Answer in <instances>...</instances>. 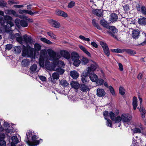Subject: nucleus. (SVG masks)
Returning a JSON list of instances; mask_svg holds the SVG:
<instances>
[{"instance_id":"obj_1","label":"nucleus","mask_w":146,"mask_h":146,"mask_svg":"<svg viewBox=\"0 0 146 146\" xmlns=\"http://www.w3.org/2000/svg\"><path fill=\"white\" fill-rule=\"evenodd\" d=\"M26 134L27 137L25 141L29 146L37 145L39 144L40 141L42 140V139H40L39 141L36 140L37 136L34 135L32 131H27Z\"/></svg>"},{"instance_id":"obj_2","label":"nucleus","mask_w":146,"mask_h":146,"mask_svg":"<svg viewBox=\"0 0 146 146\" xmlns=\"http://www.w3.org/2000/svg\"><path fill=\"white\" fill-rule=\"evenodd\" d=\"M48 54L50 57V60L53 61V62H55L59 67H63L64 66L63 62L58 60L59 58L61 56L52 50H50L48 51Z\"/></svg>"},{"instance_id":"obj_3","label":"nucleus","mask_w":146,"mask_h":146,"mask_svg":"<svg viewBox=\"0 0 146 146\" xmlns=\"http://www.w3.org/2000/svg\"><path fill=\"white\" fill-rule=\"evenodd\" d=\"M56 64L55 62H53L51 64L48 60H46L45 62V67L47 70L56 71L60 74H63L64 72V70L62 69L61 67H59Z\"/></svg>"},{"instance_id":"obj_4","label":"nucleus","mask_w":146,"mask_h":146,"mask_svg":"<svg viewBox=\"0 0 146 146\" xmlns=\"http://www.w3.org/2000/svg\"><path fill=\"white\" fill-rule=\"evenodd\" d=\"M23 50L22 51V55L23 57L27 56L28 57H30L33 55V49L29 45L27 47L23 45Z\"/></svg>"},{"instance_id":"obj_5","label":"nucleus","mask_w":146,"mask_h":146,"mask_svg":"<svg viewBox=\"0 0 146 146\" xmlns=\"http://www.w3.org/2000/svg\"><path fill=\"white\" fill-rule=\"evenodd\" d=\"M70 57L72 60L74 62V65L76 66H78L80 62L78 54L76 52H72L71 53Z\"/></svg>"},{"instance_id":"obj_6","label":"nucleus","mask_w":146,"mask_h":146,"mask_svg":"<svg viewBox=\"0 0 146 146\" xmlns=\"http://www.w3.org/2000/svg\"><path fill=\"white\" fill-rule=\"evenodd\" d=\"M47 56V54L45 51L42 50L41 51L39 57V63L40 66L42 67L44 66V61Z\"/></svg>"},{"instance_id":"obj_7","label":"nucleus","mask_w":146,"mask_h":146,"mask_svg":"<svg viewBox=\"0 0 146 146\" xmlns=\"http://www.w3.org/2000/svg\"><path fill=\"white\" fill-rule=\"evenodd\" d=\"M107 29H108V30L107 31V33L116 40H119L117 37V36L116 35L117 32V30L116 28L115 27L110 26Z\"/></svg>"},{"instance_id":"obj_8","label":"nucleus","mask_w":146,"mask_h":146,"mask_svg":"<svg viewBox=\"0 0 146 146\" xmlns=\"http://www.w3.org/2000/svg\"><path fill=\"white\" fill-rule=\"evenodd\" d=\"M12 18L9 16H5L4 19L5 21V27L9 29L14 26V24L11 21L12 20Z\"/></svg>"},{"instance_id":"obj_9","label":"nucleus","mask_w":146,"mask_h":146,"mask_svg":"<svg viewBox=\"0 0 146 146\" xmlns=\"http://www.w3.org/2000/svg\"><path fill=\"white\" fill-rule=\"evenodd\" d=\"M16 25L18 28H20L21 26L25 27L28 26L27 22L24 20H20V19H17L15 21Z\"/></svg>"},{"instance_id":"obj_10","label":"nucleus","mask_w":146,"mask_h":146,"mask_svg":"<svg viewBox=\"0 0 146 146\" xmlns=\"http://www.w3.org/2000/svg\"><path fill=\"white\" fill-rule=\"evenodd\" d=\"M100 44L102 47L105 54L108 57L109 56L110 52L108 47L106 44L103 42H101Z\"/></svg>"},{"instance_id":"obj_11","label":"nucleus","mask_w":146,"mask_h":146,"mask_svg":"<svg viewBox=\"0 0 146 146\" xmlns=\"http://www.w3.org/2000/svg\"><path fill=\"white\" fill-rule=\"evenodd\" d=\"M98 67V66L97 64L95 62H93L90 66L88 67V70L85 72L90 74V73L91 72H94L95 71Z\"/></svg>"},{"instance_id":"obj_12","label":"nucleus","mask_w":146,"mask_h":146,"mask_svg":"<svg viewBox=\"0 0 146 146\" xmlns=\"http://www.w3.org/2000/svg\"><path fill=\"white\" fill-rule=\"evenodd\" d=\"M139 99L140 101V106H141L142 103V99L141 98L139 97ZM139 110V111L140 112H141L142 117L143 118H144L145 116H146V111L145 110V108H143L142 106H141Z\"/></svg>"},{"instance_id":"obj_13","label":"nucleus","mask_w":146,"mask_h":146,"mask_svg":"<svg viewBox=\"0 0 146 146\" xmlns=\"http://www.w3.org/2000/svg\"><path fill=\"white\" fill-rule=\"evenodd\" d=\"M122 120L124 122H128L132 119L131 115L129 114H123L121 115Z\"/></svg>"},{"instance_id":"obj_14","label":"nucleus","mask_w":146,"mask_h":146,"mask_svg":"<svg viewBox=\"0 0 146 146\" xmlns=\"http://www.w3.org/2000/svg\"><path fill=\"white\" fill-rule=\"evenodd\" d=\"M108 112V111H104L103 112V114L104 117L105 119L107 120V125L108 126L112 127V123L111 121L108 118V117L109 116Z\"/></svg>"},{"instance_id":"obj_15","label":"nucleus","mask_w":146,"mask_h":146,"mask_svg":"<svg viewBox=\"0 0 146 146\" xmlns=\"http://www.w3.org/2000/svg\"><path fill=\"white\" fill-rule=\"evenodd\" d=\"M89 74L85 71L82 74L81 80L83 83L86 84L89 81L87 77L89 76Z\"/></svg>"},{"instance_id":"obj_16","label":"nucleus","mask_w":146,"mask_h":146,"mask_svg":"<svg viewBox=\"0 0 146 146\" xmlns=\"http://www.w3.org/2000/svg\"><path fill=\"white\" fill-rule=\"evenodd\" d=\"M60 53L62 56L66 59H69L70 58V53L66 50H62L60 51Z\"/></svg>"},{"instance_id":"obj_17","label":"nucleus","mask_w":146,"mask_h":146,"mask_svg":"<svg viewBox=\"0 0 146 146\" xmlns=\"http://www.w3.org/2000/svg\"><path fill=\"white\" fill-rule=\"evenodd\" d=\"M96 94L99 97H103L105 95L106 92L104 89L101 88H98L97 90Z\"/></svg>"},{"instance_id":"obj_18","label":"nucleus","mask_w":146,"mask_h":146,"mask_svg":"<svg viewBox=\"0 0 146 146\" xmlns=\"http://www.w3.org/2000/svg\"><path fill=\"white\" fill-rule=\"evenodd\" d=\"M92 13L98 17L103 16L102 12L101 9H93L92 11Z\"/></svg>"},{"instance_id":"obj_19","label":"nucleus","mask_w":146,"mask_h":146,"mask_svg":"<svg viewBox=\"0 0 146 146\" xmlns=\"http://www.w3.org/2000/svg\"><path fill=\"white\" fill-rule=\"evenodd\" d=\"M49 23L53 27L56 28H59L60 26V25L58 22L52 19H50L49 21Z\"/></svg>"},{"instance_id":"obj_20","label":"nucleus","mask_w":146,"mask_h":146,"mask_svg":"<svg viewBox=\"0 0 146 146\" xmlns=\"http://www.w3.org/2000/svg\"><path fill=\"white\" fill-rule=\"evenodd\" d=\"M12 142L11 143V146H16V144L19 142V139L17 136H13L11 138Z\"/></svg>"},{"instance_id":"obj_21","label":"nucleus","mask_w":146,"mask_h":146,"mask_svg":"<svg viewBox=\"0 0 146 146\" xmlns=\"http://www.w3.org/2000/svg\"><path fill=\"white\" fill-rule=\"evenodd\" d=\"M5 137V135L2 133L0 135V146H5L6 145V142L4 140Z\"/></svg>"},{"instance_id":"obj_22","label":"nucleus","mask_w":146,"mask_h":146,"mask_svg":"<svg viewBox=\"0 0 146 146\" xmlns=\"http://www.w3.org/2000/svg\"><path fill=\"white\" fill-rule=\"evenodd\" d=\"M5 137V135L2 133L0 135V146H5L6 145V142L4 140Z\"/></svg>"},{"instance_id":"obj_23","label":"nucleus","mask_w":146,"mask_h":146,"mask_svg":"<svg viewBox=\"0 0 146 146\" xmlns=\"http://www.w3.org/2000/svg\"><path fill=\"white\" fill-rule=\"evenodd\" d=\"M19 13L23 14H28L31 15L33 16V12L31 10H21L19 9Z\"/></svg>"},{"instance_id":"obj_24","label":"nucleus","mask_w":146,"mask_h":146,"mask_svg":"<svg viewBox=\"0 0 146 146\" xmlns=\"http://www.w3.org/2000/svg\"><path fill=\"white\" fill-rule=\"evenodd\" d=\"M56 14L57 15L62 16L63 17H67L68 16L67 14L65 12L60 10H58L56 11Z\"/></svg>"},{"instance_id":"obj_25","label":"nucleus","mask_w":146,"mask_h":146,"mask_svg":"<svg viewBox=\"0 0 146 146\" xmlns=\"http://www.w3.org/2000/svg\"><path fill=\"white\" fill-rule=\"evenodd\" d=\"M80 90L83 92H86L89 90V89L88 86L84 84H82L80 86Z\"/></svg>"},{"instance_id":"obj_26","label":"nucleus","mask_w":146,"mask_h":146,"mask_svg":"<svg viewBox=\"0 0 146 146\" xmlns=\"http://www.w3.org/2000/svg\"><path fill=\"white\" fill-rule=\"evenodd\" d=\"M89 77L91 80L93 82H96L98 79V76L94 73H90L89 75Z\"/></svg>"},{"instance_id":"obj_27","label":"nucleus","mask_w":146,"mask_h":146,"mask_svg":"<svg viewBox=\"0 0 146 146\" xmlns=\"http://www.w3.org/2000/svg\"><path fill=\"white\" fill-rule=\"evenodd\" d=\"M23 39L27 43H31L32 42V38L31 36H28L27 35H25L23 36Z\"/></svg>"},{"instance_id":"obj_28","label":"nucleus","mask_w":146,"mask_h":146,"mask_svg":"<svg viewBox=\"0 0 146 146\" xmlns=\"http://www.w3.org/2000/svg\"><path fill=\"white\" fill-rule=\"evenodd\" d=\"M100 23L101 25L107 29L109 28L110 26L109 25L107 21L105 19L101 20H100Z\"/></svg>"},{"instance_id":"obj_29","label":"nucleus","mask_w":146,"mask_h":146,"mask_svg":"<svg viewBox=\"0 0 146 146\" xmlns=\"http://www.w3.org/2000/svg\"><path fill=\"white\" fill-rule=\"evenodd\" d=\"M140 32L138 30H134L132 31V37L135 39L137 38L139 36Z\"/></svg>"},{"instance_id":"obj_30","label":"nucleus","mask_w":146,"mask_h":146,"mask_svg":"<svg viewBox=\"0 0 146 146\" xmlns=\"http://www.w3.org/2000/svg\"><path fill=\"white\" fill-rule=\"evenodd\" d=\"M110 21L113 23L117 21V16L115 13H113L110 15Z\"/></svg>"},{"instance_id":"obj_31","label":"nucleus","mask_w":146,"mask_h":146,"mask_svg":"<svg viewBox=\"0 0 146 146\" xmlns=\"http://www.w3.org/2000/svg\"><path fill=\"white\" fill-rule=\"evenodd\" d=\"M70 75L74 79H76L78 77V74L75 70L71 71Z\"/></svg>"},{"instance_id":"obj_32","label":"nucleus","mask_w":146,"mask_h":146,"mask_svg":"<svg viewBox=\"0 0 146 146\" xmlns=\"http://www.w3.org/2000/svg\"><path fill=\"white\" fill-rule=\"evenodd\" d=\"M92 23L93 26L97 29L99 30H101L102 28L96 22V21L95 19H93L92 21Z\"/></svg>"},{"instance_id":"obj_33","label":"nucleus","mask_w":146,"mask_h":146,"mask_svg":"<svg viewBox=\"0 0 146 146\" xmlns=\"http://www.w3.org/2000/svg\"><path fill=\"white\" fill-rule=\"evenodd\" d=\"M71 85L73 88L76 89H78L80 86L78 82L74 81H72L71 83Z\"/></svg>"},{"instance_id":"obj_34","label":"nucleus","mask_w":146,"mask_h":146,"mask_svg":"<svg viewBox=\"0 0 146 146\" xmlns=\"http://www.w3.org/2000/svg\"><path fill=\"white\" fill-rule=\"evenodd\" d=\"M80 48L89 57H91V55L90 53L87 50L86 48L84 46L80 45L79 46Z\"/></svg>"},{"instance_id":"obj_35","label":"nucleus","mask_w":146,"mask_h":146,"mask_svg":"<svg viewBox=\"0 0 146 146\" xmlns=\"http://www.w3.org/2000/svg\"><path fill=\"white\" fill-rule=\"evenodd\" d=\"M137 98L135 96L133 97V109L135 110L137 106Z\"/></svg>"},{"instance_id":"obj_36","label":"nucleus","mask_w":146,"mask_h":146,"mask_svg":"<svg viewBox=\"0 0 146 146\" xmlns=\"http://www.w3.org/2000/svg\"><path fill=\"white\" fill-rule=\"evenodd\" d=\"M138 23L142 25H146V18L145 17H142L139 19Z\"/></svg>"},{"instance_id":"obj_37","label":"nucleus","mask_w":146,"mask_h":146,"mask_svg":"<svg viewBox=\"0 0 146 146\" xmlns=\"http://www.w3.org/2000/svg\"><path fill=\"white\" fill-rule=\"evenodd\" d=\"M111 51L113 52L122 53L124 52V49H121L120 48H117L111 49Z\"/></svg>"},{"instance_id":"obj_38","label":"nucleus","mask_w":146,"mask_h":146,"mask_svg":"<svg viewBox=\"0 0 146 146\" xmlns=\"http://www.w3.org/2000/svg\"><path fill=\"white\" fill-rule=\"evenodd\" d=\"M29 60L26 59L23 60L21 62V64L23 66H26L29 64Z\"/></svg>"},{"instance_id":"obj_39","label":"nucleus","mask_w":146,"mask_h":146,"mask_svg":"<svg viewBox=\"0 0 146 146\" xmlns=\"http://www.w3.org/2000/svg\"><path fill=\"white\" fill-rule=\"evenodd\" d=\"M124 52H125L131 55H133L136 54V52L130 49H124Z\"/></svg>"},{"instance_id":"obj_40","label":"nucleus","mask_w":146,"mask_h":146,"mask_svg":"<svg viewBox=\"0 0 146 146\" xmlns=\"http://www.w3.org/2000/svg\"><path fill=\"white\" fill-rule=\"evenodd\" d=\"M60 83L62 86L65 87L69 85V84L65 80H62L60 81Z\"/></svg>"},{"instance_id":"obj_41","label":"nucleus","mask_w":146,"mask_h":146,"mask_svg":"<svg viewBox=\"0 0 146 146\" xmlns=\"http://www.w3.org/2000/svg\"><path fill=\"white\" fill-rule=\"evenodd\" d=\"M40 40L48 44H52V42L44 38H41Z\"/></svg>"},{"instance_id":"obj_42","label":"nucleus","mask_w":146,"mask_h":146,"mask_svg":"<svg viewBox=\"0 0 146 146\" xmlns=\"http://www.w3.org/2000/svg\"><path fill=\"white\" fill-rule=\"evenodd\" d=\"M141 12L144 16H146V8L144 5L141 6Z\"/></svg>"},{"instance_id":"obj_43","label":"nucleus","mask_w":146,"mask_h":146,"mask_svg":"<svg viewBox=\"0 0 146 146\" xmlns=\"http://www.w3.org/2000/svg\"><path fill=\"white\" fill-rule=\"evenodd\" d=\"M37 66L36 64H34L32 65L30 67V70L32 72H35L37 68Z\"/></svg>"},{"instance_id":"obj_44","label":"nucleus","mask_w":146,"mask_h":146,"mask_svg":"<svg viewBox=\"0 0 146 146\" xmlns=\"http://www.w3.org/2000/svg\"><path fill=\"white\" fill-rule=\"evenodd\" d=\"M41 46L38 44L36 43L34 45V48L36 51H40L41 49Z\"/></svg>"},{"instance_id":"obj_45","label":"nucleus","mask_w":146,"mask_h":146,"mask_svg":"<svg viewBox=\"0 0 146 146\" xmlns=\"http://www.w3.org/2000/svg\"><path fill=\"white\" fill-rule=\"evenodd\" d=\"M53 80L54 79H58L59 77V75L58 73L57 72L53 73L52 75Z\"/></svg>"},{"instance_id":"obj_46","label":"nucleus","mask_w":146,"mask_h":146,"mask_svg":"<svg viewBox=\"0 0 146 146\" xmlns=\"http://www.w3.org/2000/svg\"><path fill=\"white\" fill-rule=\"evenodd\" d=\"M122 120V117L120 116H118L117 117H115L114 120L113 121H114L115 123H119Z\"/></svg>"},{"instance_id":"obj_47","label":"nucleus","mask_w":146,"mask_h":146,"mask_svg":"<svg viewBox=\"0 0 146 146\" xmlns=\"http://www.w3.org/2000/svg\"><path fill=\"white\" fill-rule=\"evenodd\" d=\"M14 51L16 53H20L21 50L20 46H15L14 48Z\"/></svg>"},{"instance_id":"obj_48","label":"nucleus","mask_w":146,"mask_h":146,"mask_svg":"<svg viewBox=\"0 0 146 146\" xmlns=\"http://www.w3.org/2000/svg\"><path fill=\"white\" fill-rule=\"evenodd\" d=\"M97 84L99 85H102L104 83V80L103 79L100 78L97 79L96 82Z\"/></svg>"},{"instance_id":"obj_49","label":"nucleus","mask_w":146,"mask_h":146,"mask_svg":"<svg viewBox=\"0 0 146 146\" xmlns=\"http://www.w3.org/2000/svg\"><path fill=\"white\" fill-rule=\"evenodd\" d=\"M124 90V89L123 87L121 86H120L119 87V92L120 94L122 95H124L125 93Z\"/></svg>"},{"instance_id":"obj_50","label":"nucleus","mask_w":146,"mask_h":146,"mask_svg":"<svg viewBox=\"0 0 146 146\" xmlns=\"http://www.w3.org/2000/svg\"><path fill=\"white\" fill-rule=\"evenodd\" d=\"M15 36H18L19 37L17 38V40L19 42H22L23 40V38L21 36H19V33H16L15 35Z\"/></svg>"},{"instance_id":"obj_51","label":"nucleus","mask_w":146,"mask_h":146,"mask_svg":"<svg viewBox=\"0 0 146 146\" xmlns=\"http://www.w3.org/2000/svg\"><path fill=\"white\" fill-rule=\"evenodd\" d=\"M81 62L83 64H85L88 62V59L86 58L83 57L81 60Z\"/></svg>"},{"instance_id":"obj_52","label":"nucleus","mask_w":146,"mask_h":146,"mask_svg":"<svg viewBox=\"0 0 146 146\" xmlns=\"http://www.w3.org/2000/svg\"><path fill=\"white\" fill-rule=\"evenodd\" d=\"M79 38L81 39L86 41L88 42H89L90 41V39L88 38H85L84 36L82 35H80L79 36Z\"/></svg>"},{"instance_id":"obj_53","label":"nucleus","mask_w":146,"mask_h":146,"mask_svg":"<svg viewBox=\"0 0 146 146\" xmlns=\"http://www.w3.org/2000/svg\"><path fill=\"white\" fill-rule=\"evenodd\" d=\"M109 115L112 121H113L115 117V114L113 112L111 111Z\"/></svg>"},{"instance_id":"obj_54","label":"nucleus","mask_w":146,"mask_h":146,"mask_svg":"<svg viewBox=\"0 0 146 146\" xmlns=\"http://www.w3.org/2000/svg\"><path fill=\"white\" fill-rule=\"evenodd\" d=\"M48 35L51 38L55 39H56V36L52 32L50 31L48 32Z\"/></svg>"},{"instance_id":"obj_55","label":"nucleus","mask_w":146,"mask_h":146,"mask_svg":"<svg viewBox=\"0 0 146 146\" xmlns=\"http://www.w3.org/2000/svg\"><path fill=\"white\" fill-rule=\"evenodd\" d=\"M8 3L9 4L11 5L19 3V2L15 0H9L8 1Z\"/></svg>"},{"instance_id":"obj_56","label":"nucleus","mask_w":146,"mask_h":146,"mask_svg":"<svg viewBox=\"0 0 146 146\" xmlns=\"http://www.w3.org/2000/svg\"><path fill=\"white\" fill-rule=\"evenodd\" d=\"M133 132L134 133H140L141 132V130L140 129L138 128H135L133 130Z\"/></svg>"},{"instance_id":"obj_57","label":"nucleus","mask_w":146,"mask_h":146,"mask_svg":"<svg viewBox=\"0 0 146 146\" xmlns=\"http://www.w3.org/2000/svg\"><path fill=\"white\" fill-rule=\"evenodd\" d=\"M75 4V3L73 1H71L68 4V7L69 8H72L74 5Z\"/></svg>"},{"instance_id":"obj_58","label":"nucleus","mask_w":146,"mask_h":146,"mask_svg":"<svg viewBox=\"0 0 146 146\" xmlns=\"http://www.w3.org/2000/svg\"><path fill=\"white\" fill-rule=\"evenodd\" d=\"M109 88L110 91V92L111 93V94L114 95H115V93L114 92V90L113 88L111 86H110L109 87Z\"/></svg>"},{"instance_id":"obj_59","label":"nucleus","mask_w":146,"mask_h":146,"mask_svg":"<svg viewBox=\"0 0 146 146\" xmlns=\"http://www.w3.org/2000/svg\"><path fill=\"white\" fill-rule=\"evenodd\" d=\"M124 10L126 11H127L129 10V6L128 5H125L124 6H123Z\"/></svg>"},{"instance_id":"obj_60","label":"nucleus","mask_w":146,"mask_h":146,"mask_svg":"<svg viewBox=\"0 0 146 146\" xmlns=\"http://www.w3.org/2000/svg\"><path fill=\"white\" fill-rule=\"evenodd\" d=\"M13 47V45L11 44H7L6 45V49L10 50Z\"/></svg>"},{"instance_id":"obj_61","label":"nucleus","mask_w":146,"mask_h":146,"mask_svg":"<svg viewBox=\"0 0 146 146\" xmlns=\"http://www.w3.org/2000/svg\"><path fill=\"white\" fill-rule=\"evenodd\" d=\"M39 78L42 81H45L46 80V77L44 76H39Z\"/></svg>"},{"instance_id":"obj_62","label":"nucleus","mask_w":146,"mask_h":146,"mask_svg":"<svg viewBox=\"0 0 146 146\" xmlns=\"http://www.w3.org/2000/svg\"><path fill=\"white\" fill-rule=\"evenodd\" d=\"M7 5V3H5L3 1H0V6L5 7Z\"/></svg>"},{"instance_id":"obj_63","label":"nucleus","mask_w":146,"mask_h":146,"mask_svg":"<svg viewBox=\"0 0 146 146\" xmlns=\"http://www.w3.org/2000/svg\"><path fill=\"white\" fill-rule=\"evenodd\" d=\"M91 44L95 48H97L98 47L97 44L94 42H92L91 43Z\"/></svg>"},{"instance_id":"obj_64","label":"nucleus","mask_w":146,"mask_h":146,"mask_svg":"<svg viewBox=\"0 0 146 146\" xmlns=\"http://www.w3.org/2000/svg\"><path fill=\"white\" fill-rule=\"evenodd\" d=\"M136 7L137 10L138 11H140L141 9V6L139 4H137L136 5Z\"/></svg>"}]
</instances>
